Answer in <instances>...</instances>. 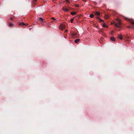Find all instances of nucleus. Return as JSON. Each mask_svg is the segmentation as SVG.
Wrapping results in <instances>:
<instances>
[{
  "label": "nucleus",
  "instance_id": "nucleus-10",
  "mask_svg": "<svg viewBox=\"0 0 134 134\" xmlns=\"http://www.w3.org/2000/svg\"><path fill=\"white\" fill-rule=\"evenodd\" d=\"M76 12H71V14L72 15H74L76 14Z\"/></svg>",
  "mask_w": 134,
  "mask_h": 134
},
{
  "label": "nucleus",
  "instance_id": "nucleus-6",
  "mask_svg": "<svg viewBox=\"0 0 134 134\" xmlns=\"http://www.w3.org/2000/svg\"><path fill=\"white\" fill-rule=\"evenodd\" d=\"M110 39L111 41H115V39L114 38V37H111L110 38Z\"/></svg>",
  "mask_w": 134,
  "mask_h": 134
},
{
  "label": "nucleus",
  "instance_id": "nucleus-15",
  "mask_svg": "<svg viewBox=\"0 0 134 134\" xmlns=\"http://www.w3.org/2000/svg\"><path fill=\"white\" fill-rule=\"evenodd\" d=\"M109 16L108 15H106L105 16V19H107L108 18Z\"/></svg>",
  "mask_w": 134,
  "mask_h": 134
},
{
  "label": "nucleus",
  "instance_id": "nucleus-14",
  "mask_svg": "<svg viewBox=\"0 0 134 134\" xmlns=\"http://www.w3.org/2000/svg\"><path fill=\"white\" fill-rule=\"evenodd\" d=\"M19 25H25V24L24 23H23V22H21V23H19Z\"/></svg>",
  "mask_w": 134,
  "mask_h": 134
},
{
  "label": "nucleus",
  "instance_id": "nucleus-11",
  "mask_svg": "<svg viewBox=\"0 0 134 134\" xmlns=\"http://www.w3.org/2000/svg\"><path fill=\"white\" fill-rule=\"evenodd\" d=\"M100 14V13L98 12H96L95 13V15H97L98 16H99Z\"/></svg>",
  "mask_w": 134,
  "mask_h": 134
},
{
  "label": "nucleus",
  "instance_id": "nucleus-19",
  "mask_svg": "<svg viewBox=\"0 0 134 134\" xmlns=\"http://www.w3.org/2000/svg\"><path fill=\"white\" fill-rule=\"evenodd\" d=\"M114 31H112L111 32V34H112L113 33H114Z\"/></svg>",
  "mask_w": 134,
  "mask_h": 134
},
{
  "label": "nucleus",
  "instance_id": "nucleus-2",
  "mask_svg": "<svg viewBox=\"0 0 134 134\" xmlns=\"http://www.w3.org/2000/svg\"><path fill=\"white\" fill-rule=\"evenodd\" d=\"M65 28V25L63 24H62L60 25L59 27V28L60 30H62Z\"/></svg>",
  "mask_w": 134,
  "mask_h": 134
},
{
  "label": "nucleus",
  "instance_id": "nucleus-7",
  "mask_svg": "<svg viewBox=\"0 0 134 134\" xmlns=\"http://www.w3.org/2000/svg\"><path fill=\"white\" fill-rule=\"evenodd\" d=\"M9 26L11 27H14V25L12 23H10L9 24Z\"/></svg>",
  "mask_w": 134,
  "mask_h": 134
},
{
  "label": "nucleus",
  "instance_id": "nucleus-22",
  "mask_svg": "<svg viewBox=\"0 0 134 134\" xmlns=\"http://www.w3.org/2000/svg\"><path fill=\"white\" fill-rule=\"evenodd\" d=\"M77 6H78V5H77Z\"/></svg>",
  "mask_w": 134,
  "mask_h": 134
},
{
  "label": "nucleus",
  "instance_id": "nucleus-23",
  "mask_svg": "<svg viewBox=\"0 0 134 134\" xmlns=\"http://www.w3.org/2000/svg\"><path fill=\"white\" fill-rule=\"evenodd\" d=\"M77 6H78V5H77Z\"/></svg>",
  "mask_w": 134,
  "mask_h": 134
},
{
  "label": "nucleus",
  "instance_id": "nucleus-12",
  "mask_svg": "<svg viewBox=\"0 0 134 134\" xmlns=\"http://www.w3.org/2000/svg\"><path fill=\"white\" fill-rule=\"evenodd\" d=\"M118 37L120 39H121V40L122 39V36L121 35H118Z\"/></svg>",
  "mask_w": 134,
  "mask_h": 134
},
{
  "label": "nucleus",
  "instance_id": "nucleus-9",
  "mask_svg": "<svg viewBox=\"0 0 134 134\" xmlns=\"http://www.w3.org/2000/svg\"><path fill=\"white\" fill-rule=\"evenodd\" d=\"M102 26L103 27H107V28H108V26L107 25H105V23H103V24L102 25Z\"/></svg>",
  "mask_w": 134,
  "mask_h": 134
},
{
  "label": "nucleus",
  "instance_id": "nucleus-4",
  "mask_svg": "<svg viewBox=\"0 0 134 134\" xmlns=\"http://www.w3.org/2000/svg\"><path fill=\"white\" fill-rule=\"evenodd\" d=\"M63 10L64 12H66L69 11V9L66 8H63Z\"/></svg>",
  "mask_w": 134,
  "mask_h": 134
},
{
  "label": "nucleus",
  "instance_id": "nucleus-3",
  "mask_svg": "<svg viewBox=\"0 0 134 134\" xmlns=\"http://www.w3.org/2000/svg\"><path fill=\"white\" fill-rule=\"evenodd\" d=\"M125 19L126 20H130V22L131 23V24H132V27L133 29H134V26L133 25V24H134V22L130 20V19L127 18H125Z\"/></svg>",
  "mask_w": 134,
  "mask_h": 134
},
{
  "label": "nucleus",
  "instance_id": "nucleus-16",
  "mask_svg": "<svg viewBox=\"0 0 134 134\" xmlns=\"http://www.w3.org/2000/svg\"><path fill=\"white\" fill-rule=\"evenodd\" d=\"M90 16L91 18H93L94 17V15H93L92 14H91Z\"/></svg>",
  "mask_w": 134,
  "mask_h": 134
},
{
  "label": "nucleus",
  "instance_id": "nucleus-17",
  "mask_svg": "<svg viewBox=\"0 0 134 134\" xmlns=\"http://www.w3.org/2000/svg\"><path fill=\"white\" fill-rule=\"evenodd\" d=\"M73 19H71V20H70V22L71 23H73Z\"/></svg>",
  "mask_w": 134,
  "mask_h": 134
},
{
  "label": "nucleus",
  "instance_id": "nucleus-1",
  "mask_svg": "<svg viewBox=\"0 0 134 134\" xmlns=\"http://www.w3.org/2000/svg\"><path fill=\"white\" fill-rule=\"evenodd\" d=\"M116 20L118 21L119 23V25H118L116 24L115 23H114V24L115 25V26L119 28L120 27V25L121 24V23L120 22L121 20L120 19H117Z\"/></svg>",
  "mask_w": 134,
  "mask_h": 134
},
{
  "label": "nucleus",
  "instance_id": "nucleus-18",
  "mask_svg": "<svg viewBox=\"0 0 134 134\" xmlns=\"http://www.w3.org/2000/svg\"><path fill=\"white\" fill-rule=\"evenodd\" d=\"M76 35V34L75 33H74L72 34V35L73 36L75 35Z\"/></svg>",
  "mask_w": 134,
  "mask_h": 134
},
{
  "label": "nucleus",
  "instance_id": "nucleus-21",
  "mask_svg": "<svg viewBox=\"0 0 134 134\" xmlns=\"http://www.w3.org/2000/svg\"><path fill=\"white\" fill-rule=\"evenodd\" d=\"M128 28H130V26H128Z\"/></svg>",
  "mask_w": 134,
  "mask_h": 134
},
{
  "label": "nucleus",
  "instance_id": "nucleus-20",
  "mask_svg": "<svg viewBox=\"0 0 134 134\" xmlns=\"http://www.w3.org/2000/svg\"><path fill=\"white\" fill-rule=\"evenodd\" d=\"M51 19H54V20H55V19L54 18H51Z\"/></svg>",
  "mask_w": 134,
  "mask_h": 134
},
{
  "label": "nucleus",
  "instance_id": "nucleus-5",
  "mask_svg": "<svg viewBox=\"0 0 134 134\" xmlns=\"http://www.w3.org/2000/svg\"><path fill=\"white\" fill-rule=\"evenodd\" d=\"M38 20H40L42 22H43L44 21V19L43 18H38Z\"/></svg>",
  "mask_w": 134,
  "mask_h": 134
},
{
  "label": "nucleus",
  "instance_id": "nucleus-8",
  "mask_svg": "<svg viewBox=\"0 0 134 134\" xmlns=\"http://www.w3.org/2000/svg\"><path fill=\"white\" fill-rule=\"evenodd\" d=\"M79 39H77L75 40V43H77L79 41H80Z\"/></svg>",
  "mask_w": 134,
  "mask_h": 134
},
{
  "label": "nucleus",
  "instance_id": "nucleus-13",
  "mask_svg": "<svg viewBox=\"0 0 134 134\" xmlns=\"http://www.w3.org/2000/svg\"><path fill=\"white\" fill-rule=\"evenodd\" d=\"M98 19L99 20V21L100 22H102L103 21V20H102V19L100 18H99L98 17Z\"/></svg>",
  "mask_w": 134,
  "mask_h": 134
}]
</instances>
